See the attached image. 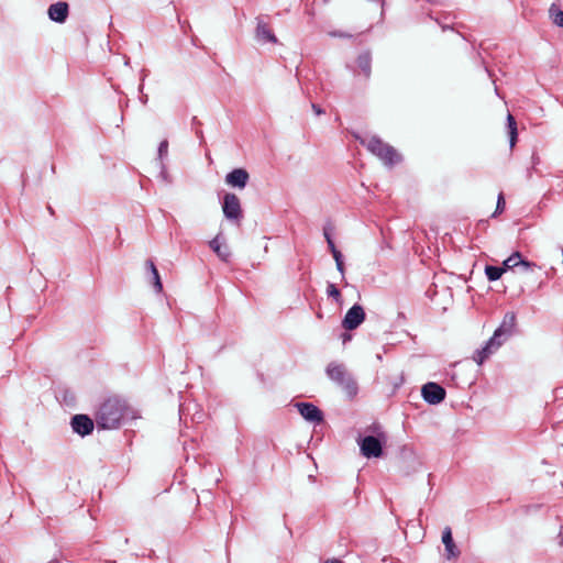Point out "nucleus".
<instances>
[{
  "mask_svg": "<svg viewBox=\"0 0 563 563\" xmlns=\"http://www.w3.org/2000/svg\"><path fill=\"white\" fill-rule=\"evenodd\" d=\"M137 419H143L141 411L119 396L106 399L96 413V422H128Z\"/></svg>",
  "mask_w": 563,
  "mask_h": 563,
  "instance_id": "nucleus-1",
  "label": "nucleus"
},
{
  "mask_svg": "<svg viewBox=\"0 0 563 563\" xmlns=\"http://www.w3.org/2000/svg\"><path fill=\"white\" fill-rule=\"evenodd\" d=\"M330 380L339 386L349 399H353L358 393V385L354 376L342 363L331 362L325 368Z\"/></svg>",
  "mask_w": 563,
  "mask_h": 563,
  "instance_id": "nucleus-2",
  "label": "nucleus"
},
{
  "mask_svg": "<svg viewBox=\"0 0 563 563\" xmlns=\"http://www.w3.org/2000/svg\"><path fill=\"white\" fill-rule=\"evenodd\" d=\"M360 142L387 166H394L400 162V156L396 150L391 145L383 142V140L376 135L361 139Z\"/></svg>",
  "mask_w": 563,
  "mask_h": 563,
  "instance_id": "nucleus-3",
  "label": "nucleus"
},
{
  "mask_svg": "<svg viewBox=\"0 0 563 563\" xmlns=\"http://www.w3.org/2000/svg\"><path fill=\"white\" fill-rule=\"evenodd\" d=\"M387 437L378 429L373 430V434L358 438L357 442L362 454L367 457H379L383 453L382 446L386 443Z\"/></svg>",
  "mask_w": 563,
  "mask_h": 563,
  "instance_id": "nucleus-4",
  "label": "nucleus"
},
{
  "mask_svg": "<svg viewBox=\"0 0 563 563\" xmlns=\"http://www.w3.org/2000/svg\"><path fill=\"white\" fill-rule=\"evenodd\" d=\"M222 211L224 217L232 222L240 223L243 218L241 202L235 194L227 192L222 199Z\"/></svg>",
  "mask_w": 563,
  "mask_h": 563,
  "instance_id": "nucleus-5",
  "label": "nucleus"
},
{
  "mask_svg": "<svg viewBox=\"0 0 563 563\" xmlns=\"http://www.w3.org/2000/svg\"><path fill=\"white\" fill-rule=\"evenodd\" d=\"M267 19V15L256 16L255 40L261 44H277L278 40L274 34L273 30L271 29Z\"/></svg>",
  "mask_w": 563,
  "mask_h": 563,
  "instance_id": "nucleus-6",
  "label": "nucleus"
},
{
  "mask_svg": "<svg viewBox=\"0 0 563 563\" xmlns=\"http://www.w3.org/2000/svg\"><path fill=\"white\" fill-rule=\"evenodd\" d=\"M506 340H504L500 336H496V333L494 332L493 336L486 341L485 345L482 349L476 350L473 360L478 364L482 365L492 354H494L504 343Z\"/></svg>",
  "mask_w": 563,
  "mask_h": 563,
  "instance_id": "nucleus-7",
  "label": "nucleus"
},
{
  "mask_svg": "<svg viewBox=\"0 0 563 563\" xmlns=\"http://www.w3.org/2000/svg\"><path fill=\"white\" fill-rule=\"evenodd\" d=\"M365 317L364 308L355 303L345 313L342 320V327L347 331L355 330L364 322Z\"/></svg>",
  "mask_w": 563,
  "mask_h": 563,
  "instance_id": "nucleus-8",
  "label": "nucleus"
},
{
  "mask_svg": "<svg viewBox=\"0 0 563 563\" xmlns=\"http://www.w3.org/2000/svg\"><path fill=\"white\" fill-rule=\"evenodd\" d=\"M421 396L426 402L438 405L444 400L446 391L440 384L429 382L422 386Z\"/></svg>",
  "mask_w": 563,
  "mask_h": 563,
  "instance_id": "nucleus-9",
  "label": "nucleus"
},
{
  "mask_svg": "<svg viewBox=\"0 0 563 563\" xmlns=\"http://www.w3.org/2000/svg\"><path fill=\"white\" fill-rule=\"evenodd\" d=\"M294 408L308 422H324L323 412L312 402H296Z\"/></svg>",
  "mask_w": 563,
  "mask_h": 563,
  "instance_id": "nucleus-10",
  "label": "nucleus"
},
{
  "mask_svg": "<svg viewBox=\"0 0 563 563\" xmlns=\"http://www.w3.org/2000/svg\"><path fill=\"white\" fill-rule=\"evenodd\" d=\"M517 325V317L515 312H507L499 327L495 330L496 336L508 340L515 332Z\"/></svg>",
  "mask_w": 563,
  "mask_h": 563,
  "instance_id": "nucleus-11",
  "label": "nucleus"
},
{
  "mask_svg": "<svg viewBox=\"0 0 563 563\" xmlns=\"http://www.w3.org/2000/svg\"><path fill=\"white\" fill-rule=\"evenodd\" d=\"M250 179V175L244 168H234L225 176L228 185L234 188L243 189L246 187Z\"/></svg>",
  "mask_w": 563,
  "mask_h": 563,
  "instance_id": "nucleus-12",
  "label": "nucleus"
},
{
  "mask_svg": "<svg viewBox=\"0 0 563 563\" xmlns=\"http://www.w3.org/2000/svg\"><path fill=\"white\" fill-rule=\"evenodd\" d=\"M47 14L52 21L56 23H64L69 14V5L64 1L53 3L48 7Z\"/></svg>",
  "mask_w": 563,
  "mask_h": 563,
  "instance_id": "nucleus-13",
  "label": "nucleus"
},
{
  "mask_svg": "<svg viewBox=\"0 0 563 563\" xmlns=\"http://www.w3.org/2000/svg\"><path fill=\"white\" fill-rule=\"evenodd\" d=\"M517 266H522L525 271H529L532 267L536 266L534 263L529 262L525 258H522L521 254L519 252L512 253L508 258H506L503 263V268H506V272L508 269H512Z\"/></svg>",
  "mask_w": 563,
  "mask_h": 563,
  "instance_id": "nucleus-14",
  "label": "nucleus"
},
{
  "mask_svg": "<svg viewBox=\"0 0 563 563\" xmlns=\"http://www.w3.org/2000/svg\"><path fill=\"white\" fill-rule=\"evenodd\" d=\"M442 542L445 547L446 559H456L460 555V551L452 538V531L450 527L444 528L442 532Z\"/></svg>",
  "mask_w": 563,
  "mask_h": 563,
  "instance_id": "nucleus-15",
  "label": "nucleus"
},
{
  "mask_svg": "<svg viewBox=\"0 0 563 563\" xmlns=\"http://www.w3.org/2000/svg\"><path fill=\"white\" fill-rule=\"evenodd\" d=\"M56 400L66 407H74L76 402L75 394L66 386H58L55 389Z\"/></svg>",
  "mask_w": 563,
  "mask_h": 563,
  "instance_id": "nucleus-16",
  "label": "nucleus"
},
{
  "mask_svg": "<svg viewBox=\"0 0 563 563\" xmlns=\"http://www.w3.org/2000/svg\"><path fill=\"white\" fill-rule=\"evenodd\" d=\"M356 64L365 79H369L372 75V55L369 51L362 52L357 58Z\"/></svg>",
  "mask_w": 563,
  "mask_h": 563,
  "instance_id": "nucleus-17",
  "label": "nucleus"
},
{
  "mask_svg": "<svg viewBox=\"0 0 563 563\" xmlns=\"http://www.w3.org/2000/svg\"><path fill=\"white\" fill-rule=\"evenodd\" d=\"M210 249L219 256L223 262H228L231 257V252L227 245H222L219 242V235L209 242Z\"/></svg>",
  "mask_w": 563,
  "mask_h": 563,
  "instance_id": "nucleus-18",
  "label": "nucleus"
},
{
  "mask_svg": "<svg viewBox=\"0 0 563 563\" xmlns=\"http://www.w3.org/2000/svg\"><path fill=\"white\" fill-rule=\"evenodd\" d=\"M507 129L509 134V144L512 148L516 145V142L518 140V130H517V122L515 118L508 113L507 115Z\"/></svg>",
  "mask_w": 563,
  "mask_h": 563,
  "instance_id": "nucleus-19",
  "label": "nucleus"
},
{
  "mask_svg": "<svg viewBox=\"0 0 563 563\" xmlns=\"http://www.w3.org/2000/svg\"><path fill=\"white\" fill-rule=\"evenodd\" d=\"M505 272L506 268H503V266L486 265L485 267V275L489 282L498 280Z\"/></svg>",
  "mask_w": 563,
  "mask_h": 563,
  "instance_id": "nucleus-20",
  "label": "nucleus"
},
{
  "mask_svg": "<svg viewBox=\"0 0 563 563\" xmlns=\"http://www.w3.org/2000/svg\"><path fill=\"white\" fill-rule=\"evenodd\" d=\"M550 19L553 24L563 27V10L560 9L555 3L551 4L549 9Z\"/></svg>",
  "mask_w": 563,
  "mask_h": 563,
  "instance_id": "nucleus-21",
  "label": "nucleus"
},
{
  "mask_svg": "<svg viewBox=\"0 0 563 563\" xmlns=\"http://www.w3.org/2000/svg\"><path fill=\"white\" fill-rule=\"evenodd\" d=\"M95 424H71L73 431L80 437L88 435L92 432Z\"/></svg>",
  "mask_w": 563,
  "mask_h": 563,
  "instance_id": "nucleus-22",
  "label": "nucleus"
},
{
  "mask_svg": "<svg viewBox=\"0 0 563 563\" xmlns=\"http://www.w3.org/2000/svg\"><path fill=\"white\" fill-rule=\"evenodd\" d=\"M168 141L167 140H163L159 145H158V148H157V161L158 163H164V159L165 157L167 156L168 154Z\"/></svg>",
  "mask_w": 563,
  "mask_h": 563,
  "instance_id": "nucleus-23",
  "label": "nucleus"
},
{
  "mask_svg": "<svg viewBox=\"0 0 563 563\" xmlns=\"http://www.w3.org/2000/svg\"><path fill=\"white\" fill-rule=\"evenodd\" d=\"M152 284L156 292H161L163 290V284L161 280L159 273L156 267H153V273L151 274Z\"/></svg>",
  "mask_w": 563,
  "mask_h": 563,
  "instance_id": "nucleus-24",
  "label": "nucleus"
},
{
  "mask_svg": "<svg viewBox=\"0 0 563 563\" xmlns=\"http://www.w3.org/2000/svg\"><path fill=\"white\" fill-rule=\"evenodd\" d=\"M327 295L328 297L333 298L336 302L341 300V292L332 283H328L327 285Z\"/></svg>",
  "mask_w": 563,
  "mask_h": 563,
  "instance_id": "nucleus-25",
  "label": "nucleus"
},
{
  "mask_svg": "<svg viewBox=\"0 0 563 563\" xmlns=\"http://www.w3.org/2000/svg\"><path fill=\"white\" fill-rule=\"evenodd\" d=\"M430 19L434 20L443 30L450 29L451 25L448 23V20L450 19L449 14L443 15V19H440L439 16H433L431 13L429 14Z\"/></svg>",
  "mask_w": 563,
  "mask_h": 563,
  "instance_id": "nucleus-26",
  "label": "nucleus"
},
{
  "mask_svg": "<svg viewBox=\"0 0 563 563\" xmlns=\"http://www.w3.org/2000/svg\"><path fill=\"white\" fill-rule=\"evenodd\" d=\"M505 206H506V202H505L504 195L499 194L498 198H497L496 210L493 213V217H496L498 213H501L505 210Z\"/></svg>",
  "mask_w": 563,
  "mask_h": 563,
  "instance_id": "nucleus-27",
  "label": "nucleus"
},
{
  "mask_svg": "<svg viewBox=\"0 0 563 563\" xmlns=\"http://www.w3.org/2000/svg\"><path fill=\"white\" fill-rule=\"evenodd\" d=\"M69 422H95L88 415H74Z\"/></svg>",
  "mask_w": 563,
  "mask_h": 563,
  "instance_id": "nucleus-28",
  "label": "nucleus"
},
{
  "mask_svg": "<svg viewBox=\"0 0 563 563\" xmlns=\"http://www.w3.org/2000/svg\"><path fill=\"white\" fill-rule=\"evenodd\" d=\"M159 167H161L159 176L162 177V179L166 183H172L168 172L166 169L165 163H159Z\"/></svg>",
  "mask_w": 563,
  "mask_h": 563,
  "instance_id": "nucleus-29",
  "label": "nucleus"
},
{
  "mask_svg": "<svg viewBox=\"0 0 563 563\" xmlns=\"http://www.w3.org/2000/svg\"><path fill=\"white\" fill-rule=\"evenodd\" d=\"M311 108L317 115H321L324 113V110L317 103H311Z\"/></svg>",
  "mask_w": 563,
  "mask_h": 563,
  "instance_id": "nucleus-30",
  "label": "nucleus"
},
{
  "mask_svg": "<svg viewBox=\"0 0 563 563\" xmlns=\"http://www.w3.org/2000/svg\"><path fill=\"white\" fill-rule=\"evenodd\" d=\"M331 231H332V228L330 225H327L323 228V235H324V239L327 242H328V239H332Z\"/></svg>",
  "mask_w": 563,
  "mask_h": 563,
  "instance_id": "nucleus-31",
  "label": "nucleus"
},
{
  "mask_svg": "<svg viewBox=\"0 0 563 563\" xmlns=\"http://www.w3.org/2000/svg\"><path fill=\"white\" fill-rule=\"evenodd\" d=\"M328 247L331 252V254H333L334 252H339V250L336 249L335 244H334V241L333 239H328Z\"/></svg>",
  "mask_w": 563,
  "mask_h": 563,
  "instance_id": "nucleus-32",
  "label": "nucleus"
},
{
  "mask_svg": "<svg viewBox=\"0 0 563 563\" xmlns=\"http://www.w3.org/2000/svg\"><path fill=\"white\" fill-rule=\"evenodd\" d=\"M336 265V269L339 271V273L341 274V277H342V280H345V267H344V263H339V264H335Z\"/></svg>",
  "mask_w": 563,
  "mask_h": 563,
  "instance_id": "nucleus-33",
  "label": "nucleus"
},
{
  "mask_svg": "<svg viewBox=\"0 0 563 563\" xmlns=\"http://www.w3.org/2000/svg\"><path fill=\"white\" fill-rule=\"evenodd\" d=\"M334 261H335V264H339V263H343V255L342 253L339 251V252H334L332 254Z\"/></svg>",
  "mask_w": 563,
  "mask_h": 563,
  "instance_id": "nucleus-34",
  "label": "nucleus"
},
{
  "mask_svg": "<svg viewBox=\"0 0 563 563\" xmlns=\"http://www.w3.org/2000/svg\"><path fill=\"white\" fill-rule=\"evenodd\" d=\"M145 266H146L147 271L150 272V274L153 273V267H156L152 260H147L145 262Z\"/></svg>",
  "mask_w": 563,
  "mask_h": 563,
  "instance_id": "nucleus-35",
  "label": "nucleus"
},
{
  "mask_svg": "<svg viewBox=\"0 0 563 563\" xmlns=\"http://www.w3.org/2000/svg\"><path fill=\"white\" fill-rule=\"evenodd\" d=\"M145 266H146L147 271L150 272V274L153 273V267H156L152 260H147L145 262Z\"/></svg>",
  "mask_w": 563,
  "mask_h": 563,
  "instance_id": "nucleus-36",
  "label": "nucleus"
},
{
  "mask_svg": "<svg viewBox=\"0 0 563 563\" xmlns=\"http://www.w3.org/2000/svg\"><path fill=\"white\" fill-rule=\"evenodd\" d=\"M331 36H334V37H350L351 35H347V34H345L343 32H332Z\"/></svg>",
  "mask_w": 563,
  "mask_h": 563,
  "instance_id": "nucleus-37",
  "label": "nucleus"
},
{
  "mask_svg": "<svg viewBox=\"0 0 563 563\" xmlns=\"http://www.w3.org/2000/svg\"><path fill=\"white\" fill-rule=\"evenodd\" d=\"M352 339V335L350 333H343L342 334V341L343 343H346L347 341H350Z\"/></svg>",
  "mask_w": 563,
  "mask_h": 563,
  "instance_id": "nucleus-38",
  "label": "nucleus"
},
{
  "mask_svg": "<svg viewBox=\"0 0 563 563\" xmlns=\"http://www.w3.org/2000/svg\"><path fill=\"white\" fill-rule=\"evenodd\" d=\"M196 135L199 137L200 142H202V141H203V133H202V131H201V130H197V131H196Z\"/></svg>",
  "mask_w": 563,
  "mask_h": 563,
  "instance_id": "nucleus-39",
  "label": "nucleus"
},
{
  "mask_svg": "<svg viewBox=\"0 0 563 563\" xmlns=\"http://www.w3.org/2000/svg\"><path fill=\"white\" fill-rule=\"evenodd\" d=\"M324 563H342V562L338 559H330V560H327Z\"/></svg>",
  "mask_w": 563,
  "mask_h": 563,
  "instance_id": "nucleus-40",
  "label": "nucleus"
},
{
  "mask_svg": "<svg viewBox=\"0 0 563 563\" xmlns=\"http://www.w3.org/2000/svg\"><path fill=\"white\" fill-rule=\"evenodd\" d=\"M191 123H192V125H198V124H200V122H199V120L197 119V117H194V118H192Z\"/></svg>",
  "mask_w": 563,
  "mask_h": 563,
  "instance_id": "nucleus-41",
  "label": "nucleus"
},
{
  "mask_svg": "<svg viewBox=\"0 0 563 563\" xmlns=\"http://www.w3.org/2000/svg\"><path fill=\"white\" fill-rule=\"evenodd\" d=\"M100 426H101V429H102V430L107 429V427H108V424H106V423H102V424H100Z\"/></svg>",
  "mask_w": 563,
  "mask_h": 563,
  "instance_id": "nucleus-42",
  "label": "nucleus"
},
{
  "mask_svg": "<svg viewBox=\"0 0 563 563\" xmlns=\"http://www.w3.org/2000/svg\"><path fill=\"white\" fill-rule=\"evenodd\" d=\"M427 1L430 2V3H438L437 0H427Z\"/></svg>",
  "mask_w": 563,
  "mask_h": 563,
  "instance_id": "nucleus-43",
  "label": "nucleus"
},
{
  "mask_svg": "<svg viewBox=\"0 0 563 563\" xmlns=\"http://www.w3.org/2000/svg\"><path fill=\"white\" fill-rule=\"evenodd\" d=\"M146 100H147V97L142 98V101H143L144 103L146 102Z\"/></svg>",
  "mask_w": 563,
  "mask_h": 563,
  "instance_id": "nucleus-44",
  "label": "nucleus"
},
{
  "mask_svg": "<svg viewBox=\"0 0 563 563\" xmlns=\"http://www.w3.org/2000/svg\"><path fill=\"white\" fill-rule=\"evenodd\" d=\"M48 563H58V561H56V560H53V561H51V562H48Z\"/></svg>",
  "mask_w": 563,
  "mask_h": 563,
  "instance_id": "nucleus-45",
  "label": "nucleus"
},
{
  "mask_svg": "<svg viewBox=\"0 0 563 563\" xmlns=\"http://www.w3.org/2000/svg\"><path fill=\"white\" fill-rule=\"evenodd\" d=\"M330 0H323V3H328Z\"/></svg>",
  "mask_w": 563,
  "mask_h": 563,
  "instance_id": "nucleus-46",
  "label": "nucleus"
}]
</instances>
